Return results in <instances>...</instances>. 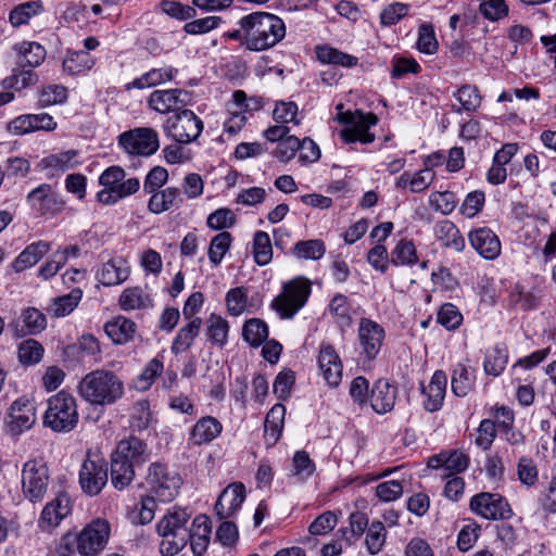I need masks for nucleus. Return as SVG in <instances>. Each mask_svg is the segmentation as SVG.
Wrapping results in <instances>:
<instances>
[{"label":"nucleus","mask_w":556,"mask_h":556,"mask_svg":"<svg viewBox=\"0 0 556 556\" xmlns=\"http://www.w3.org/2000/svg\"><path fill=\"white\" fill-rule=\"evenodd\" d=\"M151 451L148 444L129 435L117 443L111 455V482L117 490L127 488L135 478V467L149 462Z\"/></svg>","instance_id":"nucleus-1"},{"label":"nucleus","mask_w":556,"mask_h":556,"mask_svg":"<svg viewBox=\"0 0 556 556\" xmlns=\"http://www.w3.org/2000/svg\"><path fill=\"white\" fill-rule=\"evenodd\" d=\"M244 33V43L251 51H263L281 41L286 36L283 21L275 14L254 12L239 22Z\"/></svg>","instance_id":"nucleus-2"},{"label":"nucleus","mask_w":556,"mask_h":556,"mask_svg":"<svg viewBox=\"0 0 556 556\" xmlns=\"http://www.w3.org/2000/svg\"><path fill=\"white\" fill-rule=\"evenodd\" d=\"M79 395L91 405L106 406L124 396V381L113 371L96 369L87 374L78 384Z\"/></svg>","instance_id":"nucleus-3"},{"label":"nucleus","mask_w":556,"mask_h":556,"mask_svg":"<svg viewBox=\"0 0 556 556\" xmlns=\"http://www.w3.org/2000/svg\"><path fill=\"white\" fill-rule=\"evenodd\" d=\"M191 513L186 508L174 506L157 522L156 531L162 538L160 552L163 556H175L188 543L187 522Z\"/></svg>","instance_id":"nucleus-4"},{"label":"nucleus","mask_w":556,"mask_h":556,"mask_svg":"<svg viewBox=\"0 0 556 556\" xmlns=\"http://www.w3.org/2000/svg\"><path fill=\"white\" fill-rule=\"evenodd\" d=\"M110 535L106 520L97 519L85 527L78 534L67 533L61 540V549L77 552L81 556H96L100 553Z\"/></svg>","instance_id":"nucleus-5"},{"label":"nucleus","mask_w":556,"mask_h":556,"mask_svg":"<svg viewBox=\"0 0 556 556\" xmlns=\"http://www.w3.org/2000/svg\"><path fill=\"white\" fill-rule=\"evenodd\" d=\"M79 414L76 399L65 392L49 397L43 416V425L54 432L67 433L74 430L78 424Z\"/></svg>","instance_id":"nucleus-6"},{"label":"nucleus","mask_w":556,"mask_h":556,"mask_svg":"<svg viewBox=\"0 0 556 556\" xmlns=\"http://www.w3.org/2000/svg\"><path fill=\"white\" fill-rule=\"evenodd\" d=\"M22 494L31 504L43 502L50 490V471L40 459H29L21 472Z\"/></svg>","instance_id":"nucleus-7"},{"label":"nucleus","mask_w":556,"mask_h":556,"mask_svg":"<svg viewBox=\"0 0 556 556\" xmlns=\"http://www.w3.org/2000/svg\"><path fill=\"white\" fill-rule=\"evenodd\" d=\"M147 484L157 501L168 503L179 493L182 484L180 475L166 464L155 462L148 468Z\"/></svg>","instance_id":"nucleus-8"},{"label":"nucleus","mask_w":556,"mask_h":556,"mask_svg":"<svg viewBox=\"0 0 556 556\" xmlns=\"http://www.w3.org/2000/svg\"><path fill=\"white\" fill-rule=\"evenodd\" d=\"M312 292L311 281L298 277L286 282L282 292L273 301V308L283 319L292 318L307 302Z\"/></svg>","instance_id":"nucleus-9"},{"label":"nucleus","mask_w":556,"mask_h":556,"mask_svg":"<svg viewBox=\"0 0 556 556\" xmlns=\"http://www.w3.org/2000/svg\"><path fill=\"white\" fill-rule=\"evenodd\" d=\"M163 129L165 135L175 142L188 144L200 137L203 130V122L193 111L184 109L169 116Z\"/></svg>","instance_id":"nucleus-10"},{"label":"nucleus","mask_w":556,"mask_h":556,"mask_svg":"<svg viewBox=\"0 0 556 556\" xmlns=\"http://www.w3.org/2000/svg\"><path fill=\"white\" fill-rule=\"evenodd\" d=\"M339 121L346 125L340 131L341 139L346 143L362 142L370 143L375 140V135L369 132V128L378 123V117L374 113L346 112L339 114Z\"/></svg>","instance_id":"nucleus-11"},{"label":"nucleus","mask_w":556,"mask_h":556,"mask_svg":"<svg viewBox=\"0 0 556 556\" xmlns=\"http://www.w3.org/2000/svg\"><path fill=\"white\" fill-rule=\"evenodd\" d=\"M469 508L486 520H507L513 516L509 503L498 493L481 492L473 495Z\"/></svg>","instance_id":"nucleus-12"},{"label":"nucleus","mask_w":556,"mask_h":556,"mask_svg":"<svg viewBox=\"0 0 556 556\" xmlns=\"http://www.w3.org/2000/svg\"><path fill=\"white\" fill-rule=\"evenodd\" d=\"M119 146L129 154L149 156L160 148L157 132L148 127L136 128L119 136Z\"/></svg>","instance_id":"nucleus-13"},{"label":"nucleus","mask_w":556,"mask_h":556,"mask_svg":"<svg viewBox=\"0 0 556 556\" xmlns=\"http://www.w3.org/2000/svg\"><path fill=\"white\" fill-rule=\"evenodd\" d=\"M108 482V464L99 456L88 457L79 471V484L89 496L98 495Z\"/></svg>","instance_id":"nucleus-14"},{"label":"nucleus","mask_w":556,"mask_h":556,"mask_svg":"<svg viewBox=\"0 0 556 556\" xmlns=\"http://www.w3.org/2000/svg\"><path fill=\"white\" fill-rule=\"evenodd\" d=\"M386 337L384 329L378 323L369 318H361L357 339L363 354L372 361L379 354Z\"/></svg>","instance_id":"nucleus-15"},{"label":"nucleus","mask_w":556,"mask_h":556,"mask_svg":"<svg viewBox=\"0 0 556 556\" xmlns=\"http://www.w3.org/2000/svg\"><path fill=\"white\" fill-rule=\"evenodd\" d=\"M70 513V498L65 493L60 492L43 506L38 526L43 531L55 529Z\"/></svg>","instance_id":"nucleus-16"},{"label":"nucleus","mask_w":556,"mask_h":556,"mask_svg":"<svg viewBox=\"0 0 556 556\" xmlns=\"http://www.w3.org/2000/svg\"><path fill=\"white\" fill-rule=\"evenodd\" d=\"M77 154L76 150L49 154L39 161L37 169L42 172L47 179L60 177L78 165Z\"/></svg>","instance_id":"nucleus-17"},{"label":"nucleus","mask_w":556,"mask_h":556,"mask_svg":"<svg viewBox=\"0 0 556 556\" xmlns=\"http://www.w3.org/2000/svg\"><path fill=\"white\" fill-rule=\"evenodd\" d=\"M189 102L190 93L182 89L154 90L148 99L149 106L161 114L179 110Z\"/></svg>","instance_id":"nucleus-18"},{"label":"nucleus","mask_w":556,"mask_h":556,"mask_svg":"<svg viewBox=\"0 0 556 556\" xmlns=\"http://www.w3.org/2000/svg\"><path fill=\"white\" fill-rule=\"evenodd\" d=\"M244 500V484L242 482L230 483L218 496L215 513L219 519H229L238 511Z\"/></svg>","instance_id":"nucleus-19"},{"label":"nucleus","mask_w":556,"mask_h":556,"mask_svg":"<svg viewBox=\"0 0 556 556\" xmlns=\"http://www.w3.org/2000/svg\"><path fill=\"white\" fill-rule=\"evenodd\" d=\"M27 202L40 214L62 211L64 202L52 190L51 185L41 184L27 194Z\"/></svg>","instance_id":"nucleus-20"},{"label":"nucleus","mask_w":556,"mask_h":556,"mask_svg":"<svg viewBox=\"0 0 556 556\" xmlns=\"http://www.w3.org/2000/svg\"><path fill=\"white\" fill-rule=\"evenodd\" d=\"M10 428L14 434L29 430L36 422V408L34 403L21 397L13 402L10 408Z\"/></svg>","instance_id":"nucleus-21"},{"label":"nucleus","mask_w":556,"mask_h":556,"mask_svg":"<svg viewBox=\"0 0 556 556\" xmlns=\"http://www.w3.org/2000/svg\"><path fill=\"white\" fill-rule=\"evenodd\" d=\"M46 327L47 319L45 314L35 307L24 309L21 316L10 325L14 334L21 338L29 334H37L45 330Z\"/></svg>","instance_id":"nucleus-22"},{"label":"nucleus","mask_w":556,"mask_h":556,"mask_svg":"<svg viewBox=\"0 0 556 556\" xmlns=\"http://www.w3.org/2000/svg\"><path fill=\"white\" fill-rule=\"evenodd\" d=\"M471 247L485 260H495L501 254L498 237L489 228H479L469 233Z\"/></svg>","instance_id":"nucleus-23"},{"label":"nucleus","mask_w":556,"mask_h":556,"mask_svg":"<svg viewBox=\"0 0 556 556\" xmlns=\"http://www.w3.org/2000/svg\"><path fill=\"white\" fill-rule=\"evenodd\" d=\"M140 188L138 178L132 177L112 185L104 186L102 190L97 193V200L105 205H113L118 201L135 194Z\"/></svg>","instance_id":"nucleus-24"},{"label":"nucleus","mask_w":556,"mask_h":556,"mask_svg":"<svg viewBox=\"0 0 556 556\" xmlns=\"http://www.w3.org/2000/svg\"><path fill=\"white\" fill-rule=\"evenodd\" d=\"M319 369L330 387H338L342 379V363L331 345H324L318 356Z\"/></svg>","instance_id":"nucleus-25"},{"label":"nucleus","mask_w":556,"mask_h":556,"mask_svg":"<svg viewBox=\"0 0 556 556\" xmlns=\"http://www.w3.org/2000/svg\"><path fill=\"white\" fill-rule=\"evenodd\" d=\"M447 377L444 371H434L428 386H421V392L427 396L424 406L428 412H437L441 408L445 392H446Z\"/></svg>","instance_id":"nucleus-26"},{"label":"nucleus","mask_w":556,"mask_h":556,"mask_svg":"<svg viewBox=\"0 0 556 556\" xmlns=\"http://www.w3.org/2000/svg\"><path fill=\"white\" fill-rule=\"evenodd\" d=\"M189 536L188 542H190V546L192 553L195 556H202L211 540V523L206 516H198L193 519L191 523V528H188Z\"/></svg>","instance_id":"nucleus-27"},{"label":"nucleus","mask_w":556,"mask_h":556,"mask_svg":"<svg viewBox=\"0 0 556 556\" xmlns=\"http://www.w3.org/2000/svg\"><path fill=\"white\" fill-rule=\"evenodd\" d=\"M396 399V388L384 379H379L371 390L370 406L378 414L393 409Z\"/></svg>","instance_id":"nucleus-28"},{"label":"nucleus","mask_w":556,"mask_h":556,"mask_svg":"<svg viewBox=\"0 0 556 556\" xmlns=\"http://www.w3.org/2000/svg\"><path fill=\"white\" fill-rule=\"evenodd\" d=\"M223 430V425L212 416L200 418L192 427L190 441L194 445L207 444L215 440Z\"/></svg>","instance_id":"nucleus-29"},{"label":"nucleus","mask_w":556,"mask_h":556,"mask_svg":"<svg viewBox=\"0 0 556 556\" xmlns=\"http://www.w3.org/2000/svg\"><path fill=\"white\" fill-rule=\"evenodd\" d=\"M148 210L153 214H161L173 207H179L182 203L178 188L168 187L150 193Z\"/></svg>","instance_id":"nucleus-30"},{"label":"nucleus","mask_w":556,"mask_h":556,"mask_svg":"<svg viewBox=\"0 0 556 556\" xmlns=\"http://www.w3.org/2000/svg\"><path fill=\"white\" fill-rule=\"evenodd\" d=\"M129 276V267L123 257L104 263L97 274L98 280L106 287L124 282Z\"/></svg>","instance_id":"nucleus-31"},{"label":"nucleus","mask_w":556,"mask_h":556,"mask_svg":"<svg viewBox=\"0 0 556 556\" xmlns=\"http://www.w3.org/2000/svg\"><path fill=\"white\" fill-rule=\"evenodd\" d=\"M104 331L115 344H125L134 339L137 325L125 316H117L104 325Z\"/></svg>","instance_id":"nucleus-32"},{"label":"nucleus","mask_w":556,"mask_h":556,"mask_svg":"<svg viewBox=\"0 0 556 556\" xmlns=\"http://www.w3.org/2000/svg\"><path fill=\"white\" fill-rule=\"evenodd\" d=\"M51 249V244L47 241H37L27 245L12 263V268L16 273L24 271L37 264L45 254Z\"/></svg>","instance_id":"nucleus-33"},{"label":"nucleus","mask_w":556,"mask_h":556,"mask_svg":"<svg viewBox=\"0 0 556 556\" xmlns=\"http://www.w3.org/2000/svg\"><path fill=\"white\" fill-rule=\"evenodd\" d=\"M178 73V70L173 66H164L160 68H152L149 72L142 74L140 77L134 79L127 84L126 88L144 89L161 85L166 81L173 80Z\"/></svg>","instance_id":"nucleus-34"},{"label":"nucleus","mask_w":556,"mask_h":556,"mask_svg":"<svg viewBox=\"0 0 556 556\" xmlns=\"http://www.w3.org/2000/svg\"><path fill=\"white\" fill-rule=\"evenodd\" d=\"M118 304L123 311L148 309L154 305L152 296L141 287L126 288L119 295Z\"/></svg>","instance_id":"nucleus-35"},{"label":"nucleus","mask_w":556,"mask_h":556,"mask_svg":"<svg viewBox=\"0 0 556 556\" xmlns=\"http://www.w3.org/2000/svg\"><path fill=\"white\" fill-rule=\"evenodd\" d=\"M14 49L17 51V66L18 68H34L39 66L45 58V48L37 42L24 41L16 45Z\"/></svg>","instance_id":"nucleus-36"},{"label":"nucleus","mask_w":556,"mask_h":556,"mask_svg":"<svg viewBox=\"0 0 556 556\" xmlns=\"http://www.w3.org/2000/svg\"><path fill=\"white\" fill-rule=\"evenodd\" d=\"M201 325V318L195 317L181 327L172 343V353L178 355L189 350L194 339L199 336Z\"/></svg>","instance_id":"nucleus-37"},{"label":"nucleus","mask_w":556,"mask_h":556,"mask_svg":"<svg viewBox=\"0 0 556 556\" xmlns=\"http://www.w3.org/2000/svg\"><path fill=\"white\" fill-rule=\"evenodd\" d=\"M435 235L446 249L462 252L465 248V239L458 228L450 220H442L435 227Z\"/></svg>","instance_id":"nucleus-38"},{"label":"nucleus","mask_w":556,"mask_h":556,"mask_svg":"<svg viewBox=\"0 0 556 556\" xmlns=\"http://www.w3.org/2000/svg\"><path fill=\"white\" fill-rule=\"evenodd\" d=\"M286 408L282 404H275L265 418V440L269 445L276 444L279 440L285 419Z\"/></svg>","instance_id":"nucleus-39"},{"label":"nucleus","mask_w":556,"mask_h":556,"mask_svg":"<svg viewBox=\"0 0 556 556\" xmlns=\"http://www.w3.org/2000/svg\"><path fill=\"white\" fill-rule=\"evenodd\" d=\"M475 381V369L457 364L452 374V391L456 396H466L472 390Z\"/></svg>","instance_id":"nucleus-40"},{"label":"nucleus","mask_w":556,"mask_h":556,"mask_svg":"<svg viewBox=\"0 0 556 556\" xmlns=\"http://www.w3.org/2000/svg\"><path fill=\"white\" fill-rule=\"evenodd\" d=\"M316 56L321 63L340 65L346 68L353 67L357 64L356 56L344 53L329 46L316 47Z\"/></svg>","instance_id":"nucleus-41"},{"label":"nucleus","mask_w":556,"mask_h":556,"mask_svg":"<svg viewBox=\"0 0 556 556\" xmlns=\"http://www.w3.org/2000/svg\"><path fill=\"white\" fill-rule=\"evenodd\" d=\"M81 296L83 291L80 289H73L68 294L54 299L49 307V312L54 317H64L71 314L77 307Z\"/></svg>","instance_id":"nucleus-42"},{"label":"nucleus","mask_w":556,"mask_h":556,"mask_svg":"<svg viewBox=\"0 0 556 556\" xmlns=\"http://www.w3.org/2000/svg\"><path fill=\"white\" fill-rule=\"evenodd\" d=\"M94 65V60L88 51L70 52L63 60V70L70 75H77L89 71Z\"/></svg>","instance_id":"nucleus-43"},{"label":"nucleus","mask_w":556,"mask_h":556,"mask_svg":"<svg viewBox=\"0 0 556 556\" xmlns=\"http://www.w3.org/2000/svg\"><path fill=\"white\" fill-rule=\"evenodd\" d=\"M242 337L251 346L257 348L268 338V327L262 319H249L243 325Z\"/></svg>","instance_id":"nucleus-44"},{"label":"nucleus","mask_w":556,"mask_h":556,"mask_svg":"<svg viewBox=\"0 0 556 556\" xmlns=\"http://www.w3.org/2000/svg\"><path fill=\"white\" fill-rule=\"evenodd\" d=\"M42 11L40 1H29L16 5L9 14V22L13 27L27 24L29 20Z\"/></svg>","instance_id":"nucleus-45"},{"label":"nucleus","mask_w":556,"mask_h":556,"mask_svg":"<svg viewBox=\"0 0 556 556\" xmlns=\"http://www.w3.org/2000/svg\"><path fill=\"white\" fill-rule=\"evenodd\" d=\"M206 334L213 343L224 346L227 342L229 325L222 316L212 314L206 320Z\"/></svg>","instance_id":"nucleus-46"},{"label":"nucleus","mask_w":556,"mask_h":556,"mask_svg":"<svg viewBox=\"0 0 556 556\" xmlns=\"http://www.w3.org/2000/svg\"><path fill=\"white\" fill-rule=\"evenodd\" d=\"M232 242L230 232L222 231L212 238L208 247V258L214 266H218L225 254L229 251Z\"/></svg>","instance_id":"nucleus-47"},{"label":"nucleus","mask_w":556,"mask_h":556,"mask_svg":"<svg viewBox=\"0 0 556 556\" xmlns=\"http://www.w3.org/2000/svg\"><path fill=\"white\" fill-rule=\"evenodd\" d=\"M253 255L257 265L265 266L273 258L270 237L265 231H257L253 240Z\"/></svg>","instance_id":"nucleus-48"},{"label":"nucleus","mask_w":556,"mask_h":556,"mask_svg":"<svg viewBox=\"0 0 556 556\" xmlns=\"http://www.w3.org/2000/svg\"><path fill=\"white\" fill-rule=\"evenodd\" d=\"M386 539L387 530L384 525L379 520L372 521L368 527L365 540L368 553L377 555L382 549Z\"/></svg>","instance_id":"nucleus-49"},{"label":"nucleus","mask_w":556,"mask_h":556,"mask_svg":"<svg viewBox=\"0 0 556 556\" xmlns=\"http://www.w3.org/2000/svg\"><path fill=\"white\" fill-rule=\"evenodd\" d=\"M45 349L35 339L24 340L18 346V359L23 365H36L43 357Z\"/></svg>","instance_id":"nucleus-50"},{"label":"nucleus","mask_w":556,"mask_h":556,"mask_svg":"<svg viewBox=\"0 0 556 556\" xmlns=\"http://www.w3.org/2000/svg\"><path fill=\"white\" fill-rule=\"evenodd\" d=\"M418 261L416 248L412 241L402 239L397 242L391 254V264L414 265Z\"/></svg>","instance_id":"nucleus-51"},{"label":"nucleus","mask_w":556,"mask_h":556,"mask_svg":"<svg viewBox=\"0 0 556 556\" xmlns=\"http://www.w3.org/2000/svg\"><path fill=\"white\" fill-rule=\"evenodd\" d=\"M326 252L325 243L318 239L299 241L293 249V253L299 258L319 260Z\"/></svg>","instance_id":"nucleus-52"},{"label":"nucleus","mask_w":556,"mask_h":556,"mask_svg":"<svg viewBox=\"0 0 556 556\" xmlns=\"http://www.w3.org/2000/svg\"><path fill=\"white\" fill-rule=\"evenodd\" d=\"M507 363L505 351L498 345L494 346L485 355L483 369L489 376L497 377L502 374Z\"/></svg>","instance_id":"nucleus-53"},{"label":"nucleus","mask_w":556,"mask_h":556,"mask_svg":"<svg viewBox=\"0 0 556 556\" xmlns=\"http://www.w3.org/2000/svg\"><path fill=\"white\" fill-rule=\"evenodd\" d=\"M329 309L331 314L336 317V321L341 329H344L352 325L350 307L348 304V298L345 295H334L330 302Z\"/></svg>","instance_id":"nucleus-54"},{"label":"nucleus","mask_w":556,"mask_h":556,"mask_svg":"<svg viewBox=\"0 0 556 556\" xmlns=\"http://www.w3.org/2000/svg\"><path fill=\"white\" fill-rule=\"evenodd\" d=\"M456 98L462 104L456 112H460V110L473 112L481 105V96L476 86L464 85L457 90Z\"/></svg>","instance_id":"nucleus-55"},{"label":"nucleus","mask_w":556,"mask_h":556,"mask_svg":"<svg viewBox=\"0 0 556 556\" xmlns=\"http://www.w3.org/2000/svg\"><path fill=\"white\" fill-rule=\"evenodd\" d=\"M437 321L447 330H455L460 326L463 315L454 304L445 303L437 314Z\"/></svg>","instance_id":"nucleus-56"},{"label":"nucleus","mask_w":556,"mask_h":556,"mask_svg":"<svg viewBox=\"0 0 556 556\" xmlns=\"http://www.w3.org/2000/svg\"><path fill=\"white\" fill-rule=\"evenodd\" d=\"M162 370L163 364L156 358L151 359L138 376L135 382L136 389L140 391L148 390Z\"/></svg>","instance_id":"nucleus-57"},{"label":"nucleus","mask_w":556,"mask_h":556,"mask_svg":"<svg viewBox=\"0 0 556 556\" xmlns=\"http://www.w3.org/2000/svg\"><path fill=\"white\" fill-rule=\"evenodd\" d=\"M430 206L443 215L451 214L456 207L457 201L453 192H433L429 197Z\"/></svg>","instance_id":"nucleus-58"},{"label":"nucleus","mask_w":556,"mask_h":556,"mask_svg":"<svg viewBox=\"0 0 556 556\" xmlns=\"http://www.w3.org/2000/svg\"><path fill=\"white\" fill-rule=\"evenodd\" d=\"M438 41L434 29L429 24L420 25L418 29L417 49L426 54H433L438 51Z\"/></svg>","instance_id":"nucleus-59"},{"label":"nucleus","mask_w":556,"mask_h":556,"mask_svg":"<svg viewBox=\"0 0 556 556\" xmlns=\"http://www.w3.org/2000/svg\"><path fill=\"white\" fill-rule=\"evenodd\" d=\"M67 99V89L60 85H51L45 88L39 96V105L41 108L63 103Z\"/></svg>","instance_id":"nucleus-60"},{"label":"nucleus","mask_w":556,"mask_h":556,"mask_svg":"<svg viewBox=\"0 0 556 556\" xmlns=\"http://www.w3.org/2000/svg\"><path fill=\"white\" fill-rule=\"evenodd\" d=\"M296 114L298 105L295 102L279 101L276 103V106L273 112V117L277 123H294L298 125L300 122L296 119Z\"/></svg>","instance_id":"nucleus-61"},{"label":"nucleus","mask_w":556,"mask_h":556,"mask_svg":"<svg viewBox=\"0 0 556 556\" xmlns=\"http://www.w3.org/2000/svg\"><path fill=\"white\" fill-rule=\"evenodd\" d=\"M293 475L304 480L315 471V464L304 451H298L292 459Z\"/></svg>","instance_id":"nucleus-62"},{"label":"nucleus","mask_w":556,"mask_h":556,"mask_svg":"<svg viewBox=\"0 0 556 556\" xmlns=\"http://www.w3.org/2000/svg\"><path fill=\"white\" fill-rule=\"evenodd\" d=\"M409 7L405 3L395 2L386 7L380 13L382 26H391L407 15Z\"/></svg>","instance_id":"nucleus-63"},{"label":"nucleus","mask_w":556,"mask_h":556,"mask_svg":"<svg viewBox=\"0 0 556 556\" xmlns=\"http://www.w3.org/2000/svg\"><path fill=\"white\" fill-rule=\"evenodd\" d=\"M226 303L229 314L232 316H239L247 309V293L242 288L231 289L226 295Z\"/></svg>","instance_id":"nucleus-64"}]
</instances>
